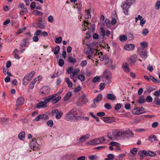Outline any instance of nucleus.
<instances>
[{
    "instance_id": "1",
    "label": "nucleus",
    "mask_w": 160,
    "mask_h": 160,
    "mask_svg": "<svg viewBox=\"0 0 160 160\" xmlns=\"http://www.w3.org/2000/svg\"><path fill=\"white\" fill-rule=\"evenodd\" d=\"M134 134L129 129H114L112 132H109L108 137L111 140H114L119 138L124 139L129 137H132Z\"/></svg>"
},
{
    "instance_id": "2",
    "label": "nucleus",
    "mask_w": 160,
    "mask_h": 160,
    "mask_svg": "<svg viewBox=\"0 0 160 160\" xmlns=\"http://www.w3.org/2000/svg\"><path fill=\"white\" fill-rule=\"evenodd\" d=\"M78 112L77 110L73 108L65 114L64 119L68 121H77L81 118L79 116H77Z\"/></svg>"
},
{
    "instance_id": "3",
    "label": "nucleus",
    "mask_w": 160,
    "mask_h": 160,
    "mask_svg": "<svg viewBox=\"0 0 160 160\" xmlns=\"http://www.w3.org/2000/svg\"><path fill=\"white\" fill-rule=\"evenodd\" d=\"M135 0H126L122 3L121 7L122 8L124 14L126 15H129L128 9L133 2H135Z\"/></svg>"
},
{
    "instance_id": "4",
    "label": "nucleus",
    "mask_w": 160,
    "mask_h": 160,
    "mask_svg": "<svg viewBox=\"0 0 160 160\" xmlns=\"http://www.w3.org/2000/svg\"><path fill=\"white\" fill-rule=\"evenodd\" d=\"M112 74L110 71L106 70L104 72L103 81L106 84L109 85L111 82Z\"/></svg>"
},
{
    "instance_id": "5",
    "label": "nucleus",
    "mask_w": 160,
    "mask_h": 160,
    "mask_svg": "<svg viewBox=\"0 0 160 160\" xmlns=\"http://www.w3.org/2000/svg\"><path fill=\"white\" fill-rule=\"evenodd\" d=\"M106 141L105 137L96 138L88 142L87 144L90 145H97L103 143Z\"/></svg>"
},
{
    "instance_id": "6",
    "label": "nucleus",
    "mask_w": 160,
    "mask_h": 160,
    "mask_svg": "<svg viewBox=\"0 0 160 160\" xmlns=\"http://www.w3.org/2000/svg\"><path fill=\"white\" fill-rule=\"evenodd\" d=\"M54 95L52 94L47 97L44 100L45 103L47 104V103L52 100V103H56L58 102L61 99V97L59 96L58 97L55 98Z\"/></svg>"
},
{
    "instance_id": "7",
    "label": "nucleus",
    "mask_w": 160,
    "mask_h": 160,
    "mask_svg": "<svg viewBox=\"0 0 160 160\" xmlns=\"http://www.w3.org/2000/svg\"><path fill=\"white\" fill-rule=\"evenodd\" d=\"M34 74V71H32L29 74L26 75L23 79V84L24 85H27L31 80Z\"/></svg>"
},
{
    "instance_id": "8",
    "label": "nucleus",
    "mask_w": 160,
    "mask_h": 160,
    "mask_svg": "<svg viewBox=\"0 0 160 160\" xmlns=\"http://www.w3.org/2000/svg\"><path fill=\"white\" fill-rule=\"evenodd\" d=\"M146 112L145 109L142 107H138L134 108L132 110V113L134 115H139L145 113Z\"/></svg>"
},
{
    "instance_id": "9",
    "label": "nucleus",
    "mask_w": 160,
    "mask_h": 160,
    "mask_svg": "<svg viewBox=\"0 0 160 160\" xmlns=\"http://www.w3.org/2000/svg\"><path fill=\"white\" fill-rule=\"evenodd\" d=\"M138 52L141 57L144 60L148 57V54L147 50L142 48H138Z\"/></svg>"
},
{
    "instance_id": "10",
    "label": "nucleus",
    "mask_w": 160,
    "mask_h": 160,
    "mask_svg": "<svg viewBox=\"0 0 160 160\" xmlns=\"http://www.w3.org/2000/svg\"><path fill=\"white\" fill-rule=\"evenodd\" d=\"M49 116L47 115L44 114H41L39 115L33 120L34 122H38L40 120H46L48 119Z\"/></svg>"
},
{
    "instance_id": "11",
    "label": "nucleus",
    "mask_w": 160,
    "mask_h": 160,
    "mask_svg": "<svg viewBox=\"0 0 160 160\" xmlns=\"http://www.w3.org/2000/svg\"><path fill=\"white\" fill-rule=\"evenodd\" d=\"M51 113L53 116L55 115V118L58 119H60L63 115L62 111L60 110L58 111L57 109L52 110Z\"/></svg>"
},
{
    "instance_id": "12",
    "label": "nucleus",
    "mask_w": 160,
    "mask_h": 160,
    "mask_svg": "<svg viewBox=\"0 0 160 160\" xmlns=\"http://www.w3.org/2000/svg\"><path fill=\"white\" fill-rule=\"evenodd\" d=\"M90 134H87L86 135H83L81 136L80 137H77V141L78 143H82L88 139L89 138Z\"/></svg>"
},
{
    "instance_id": "13",
    "label": "nucleus",
    "mask_w": 160,
    "mask_h": 160,
    "mask_svg": "<svg viewBox=\"0 0 160 160\" xmlns=\"http://www.w3.org/2000/svg\"><path fill=\"white\" fill-rule=\"evenodd\" d=\"M94 49L91 47L88 48L86 52V54L87 55V58L90 59H92L93 57Z\"/></svg>"
},
{
    "instance_id": "14",
    "label": "nucleus",
    "mask_w": 160,
    "mask_h": 160,
    "mask_svg": "<svg viewBox=\"0 0 160 160\" xmlns=\"http://www.w3.org/2000/svg\"><path fill=\"white\" fill-rule=\"evenodd\" d=\"M50 89L48 86H44L42 87L40 90V92L43 96L47 95L50 93Z\"/></svg>"
},
{
    "instance_id": "15",
    "label": "nucleus",
    "mask_w": 160,
    "mask_h": 160,
    "mask_svg": "<svg viewBox=\"0 0 160 160\" xmlns=\"http://www.w3.org/2000/svg\"><path fill=\"white\" fill-rule=\"evenodd\" d=\"M30 146L32 149L33 150H37L39 148V145L37 143L35 138H33L30 142Z\"/></svg>"
},
{
    "instance_id": "16",
    "label": "nucleus",
    "mask_w": 160,
    "mask_h": 160,
    "mask_svg": "<svg viewBox=\"0 0 160 160\" xmlns=\"http://www.w3.org/2000/svg\"><path fill=\"white\" fill-rule=\"evenodd\" d=\"M137 59V56L136 54L133 55L130 57L129 58V61L130 65H134L136 62Z\"/></svg>"
},
{
    "instance_id": "17",
    "label": "nucleus",
    "mask_w": 160,
    "mask_h": 160,
    "mask_svg": "<svg viewBox=\"0 0 160 160\" xmlns=\"http://www.w3.org/2000/svg\"><path fill=\"white\" fill-rule=\"evenodd\" d=\"M29 38H25L23 39L22 42L20 43V45L22 47H28L29 45Z\"/></svg>"
},
{
    "instance_id": "18",
    "label": "nucleus",
    "mask_w": 160,
    "mask_h": 160,
    "mask_svg": "<svg viewBox=\"0 0 160 160\" xmlns=\"http://www.w3.org/2000/svg\"><path fill=\"white\" fill-rule=\"evenodd\" d=\"M101 119L104 122L107 123H111L115 121V119L112 117H104L102 118Z\"/></svg>"
},
{
    "instance_id": "19",
    "label": "nucleus",
    "mask_w": 160,
    "mask_h": 160,
    "mask_svg": "<svg viewBox=\"0 0 160 160\" xmlns=\"http://www.w3.org/2000/svg\"><path fill=\"white\" fill-rule=\"evenodd\" d=\"M24 99L22 97H20L18 98L17 101L16 106L17 107H19L23 104L24 102Z\"/></svg>"
},
{
    "instance_id": "20",
    "label": "nucleus",
    "mask_w": 160,
    "mask_h": 160,
    "mask_svg": "<svg viewBox=\"0 0 160 160\" xmlns=\"http://www.w3.org/2000/svg\"><path fill=\"white\" fill-rule=\"evenodd\" d=\"M122 68L125 72L128 73L130 72V69L129 67L128 64L127 62H124L123 64Z\"/></svg>"
},
{
    "instance_id": "21",
    "label": "nucleus",
    "mask_w": 160,
    "mask_h": 160,
    "mask_svg": "<svg viewBox=\"0 0 160 160\" xmlns=\"http://www.w3.org/2000/svg\"><path fill=\"white\" fill-rule=\"evenodd\" d=\"M47 105L45 103L44 101H41L38 103L36 106V108L38 109L46 108Z\"/></svg>"
},
{
    "instance_id": "22",
    "label": "nucleus",
    "mask_w": 160,
    "mask_h": 160,
    "mask_svg": "<svg viewBox=\"0 0 160 160\" xmlns=\"http://www.w3.org/2000/svg\"><path fill=\"white\" fill-rule=\"evenodd\" d=\"M135 48V45L133 44H128L125 45L124 46V49L127 51H132Z\"/></svg>"
},
{
    "instance_id": "23",
    "label": "nucleus",
    "mask_w": 160,
    "mask_h": 160,
    "mask_svg": "<svg viewBox=\"0 0 160 160\" xmlns=\"http://www.w3.org/2000/svg\"><path fill=\"white\" fill-rule=\"evenodd\" d=\"M105 64L108 67L112 66V62L108 56H105Z\"/></svg>"
},
{
    "instance_id": "24",
    "label": "nucleus",
    "mask_w": 160,
    "mask_h": 160,
    "mask_svg": "<svg viewBox=\"0 0 160 160\" xmlns=\"http://www.w3.org/2000/svg\"><path fill=\"white\" fill-rule=\"evenodd\" d=\"M107 98L110 100L113 101L116 99V97L113 94L108 93L107 94Z\"/></svg>"
},
{
    "instance_id": "25",
    "label": "nucleus",
    "mask_w": 160,
    "mask_h": 160,
    "mask_svg": "<svg viewBox=\"0 0 160 160\" xmlns=\"http://www.w3.org/2000/svg\"><path fill=\"white\" fill-rule=\"evenodd\" d=\"M157 140V138L155 135L151 134L149 137L148 140L151 142H154Z\"/></svg>"
},
{
    "instance_id": "26",
    "label": "nucleus",
    "mask_w": 160,
    "mask_h": 160,
    "mask_svg": "<svg viewBox=\"0 0 160 160\" xmlns=\"http://www.w3.org/2000/svg\"><path fill=\"white\" fill-rule=\"evenodd\" d=\"M72 94L71 92H68L67 93L64 98V100L66 101L68 100L72 96Z\"/></svg>"
},
{
    "instance_id": "27",
    "label": "nucleus",
    "mask_w": 160,
    "mask_h": 160,
    "mask_svg": "<svg viewBox=\"0 0 160 160\" xmlns=\"http://www.w3.org/2000/svg\"><path fill=\"white\" fill-rule=\"evenodd\" d=\"M37 24L39 28L41 29H44L45 28L46 23V22H38Z\"/></svg>"
},
{
    "instance_id": "28",
    "label": "nucleus",
    "mask_w": 160,
    "mask_h": 160,
    "mask_svg": "<svg viewBox=\"0 0 160 160\" xmlns=\"http://www.w3.org/2000/svg\"><path fill=\"white\" fill-rule=\"evenodd\" d=\"M60 50V48L58 45L54 49H52V51L55 55L57 54Z\"/></svg>"
},
{
    "instance_id": "29",
    "label": "nucleus",
    "mask_w": 160,
    "mask_h": 160,
    "mask_svg": "<svg viewBox=\"0 0 160 160\" xmlns=\"http://www.w3.org/2000/svg\"><path fill=\"white\" fill-rule=\"evenodd\" d=\"M25 132L24 131L21 132L18 135V138L21 140H23L25 138Z\"/></svg>"
},
{
    "instance_id": "30",
    "label": "nucleus",
    "mask_w": 160,
    "mask_h": 160,
    "mask_svg": "<svg viewBox=\"0 0 160 160\" xmlns=\"http://www.w3.org/2000/svg\"><path fill=\"white\" fill-rule=\"evenodd\" d=\"M65 81L68 84V86L69 88H71L72 86V83L70 81L69 79L68 78H66L65 79Z\"/></svg>"
},
{
    "instance_id": "31",
    "label": "nucleus",
    "mask_w": 160,
    "mask_h": 160,
    "mask_svg": "<svg viewBox=\"0 0 160 160\" xmlns=\"http://www.w3.org/2000/svg\"><path fill=\"white\" fill-rule=\"evenodd\" d=\"M140 45L141 47H139L138 48H147L148 46V44L146 42H143L140 43Z\"/></svg>"
},
{
    "instance_id": "32",
    "label": "nucleus",
    "mask_w": 160,
    "mask_h": 160,
    "mask_svg": "<svg viewBox=\"0 0 160 160\" xmlns=\"http://www.w3.org/2000/svg\"><path fill=\"white\" fill-rule=\"evenodd\" d=\"M33 12L35 15L38 16H42L43 14L42 12H40L38 10H34Z\"/></svg>"
},
{
    "instance_id": "33",
    "label": "nucleus",
    "mask_w": 160,
    "mask_h": 160,
    "mask_svg": "<svg viewBox=\"0 0 160 160\" xmlns=\"http://www.w3.org/2000/svg\"><path fill=\"white\" fill-rule=\"evenodd\" d=\"M68 61L70 63H74L76 62V60L72 57H69L68 59Z\"/></svg>"
},
{
    "instance_id": "34",
    "label": "nucleus",
    "mask_w": 160,
    "mask_h": 160,
    "mask_svg": "<svg viewBox=\"0 0 160 160\" xmlns=\"http://www.w3.org/2000/svg\"><path fill=\"white\" fill-rule=\"evenodd\" d=\"M127 39V38L125 35H120L119 37V40L121 42L126 41Z\"/></svg>"
},
{
    "instance_id": "35",
    "label": "nucleus",
    "mask_w": 160,
    "mask_h": 160,
    "mask_svg": "<svg viewBox=\"0 0 160 160\" xmlns=\"http://www.w3.org/2000/svg\"><path fill=\"white\" fill-rule=\"evenodd\" d=\"M145 102V99L143 96L139 97L138 101V103L142 104L144 103Z\"/></svg>"
},
{
    "instance_id": "36",
    "label": "nucleus",
    "mask_w": 160,
    "mask_h": 160,
    "mask_svg": "<svg viewBox=\"0 0 160 160\" xmlns=\"http://www.w3.org/2000/svg\"><path fill=\"white\" fill-rule=\"evenodd\" d=\"M150 78L152 82L155 83H159L160 82V80L159 79H156L152 76H150Z\"/></svg>"
},
{
    "instance_id": "37",
    "label": "nucleus",
    "mask_w": 160,
    "mask_h": 160,
    "mask_svg": "<svg viewBox=\"0 0 160 160\" xmlns=\"http://www.w3.org/2000/svg\"><path fill=\"white\" fill-rule=\"evenodd\" d=\"M36 79H34V80L32 81L30 84L29 86V88L31 89H32L34 87L35 83L36 82L37 80H35Z\"/></svg>"
},
{
    "instance_id": "38",
    "label": "nucleus",
    "mask_w": 160,
    "mask_h": 160,
    "mask_svg": "<svg viewBox=\"0 0 160 160\" xmlns=\"http://www.w3.org/2000/svg\"><path fill=\"white\" fill-rule=\"evenodd\" d=\"M138 149L136 148H134L130 150V153L132 154L133 155H135L138 152Z\"/></svg>"
},
{
    "instance_id": "39",
    "label": "nucleus",
    "mask_w": 160,
    "mask_h": 160,
    "mask_svg": "<svg viewBox=\"0 0 160 160\" xmlns=\"http://www.w3.org/2000/svg\"><path fill=\"white\" fill-rule=\"evenodd\" d=\"M100 33L102 37V38H103L105 35V31L103 28H100Z\"/></svg>"
},
{
    "instance_id": "40",
    "label": "nucleus",
    "mask_w": 160,
    "mask_h": 160,
    "mask_svg": "<svg viewBox=\"0 0 160 160\" xmlns=\"http://www.w3.org/2000/svg\"><path fill=\"white\" fill-rule=\"evenodd\" d=\"M156 155V153L155 152L151 151H148V155L151 157H155Z\"/></svg>"
},
{
    "instance_id": "41",
    "label": "nucleus",
    "mask_w": 160,
    "mask_h": 160,
    "mask_svg": "<svg viewBox=\"0 0 160 160\" xmlns=\"http://www.w3.org/2000/svg\"><path fill=\"white\" fill-rule=\"evenodd\" d=\"M90 10H87V13L85 14V18H89L91 17V14H90Z\"/></svg>"
},
{
    "instance_id": "42",
    "label": "nucleus",
    "mask_w": 160,
    "mask_h": 160,
    "mask_svg": "<svg viewBox=\"0 0 160 160\" xmlns=\"http://www.w3.org/2000/svg\"><path fill=\"white\" fill-rule=\"evenodd\" d=\"M87 62L86 60H83L81 61L80 64V66L82 67H84L87 64Z\"/></svg>"
},
{
    "instance_id": "43",
    "label": "nucleus",
    "mask_w": 160,
    "mask_h": 160,
    "mask_svg": "<svg viewBox=\"0 0 160 160\" xmlns=\"http://www.w3.org/2000/svg\"><path fill=\"white\" fill-rule=\"evenodd\" d=\"M149 30L148 29L145 28L142 31V34L144 36H146L148 33Z\"/></svg>"
},
{
    "instance_id": "44",
    "label": "nucleus",
    "mask_w": 160,
    "mask_h": 160,
    "mask_svg": "<svg viewBox=\"0 0 160 160\" xmlns=\"http://www.w3.org/2000/svg\"><path fill=\"white\" fill-rule=\"evenodd\" d=\"M121 107V104L120 103L117 104L115 106L114 109L116 111L118 110Z\"/></svg>"
},
{
    "instance_id": "45",
    "label": "nucleus",
    "mask_w": 160,
    "mask_h": 160,
    "mask_svg": "<svg viewBox=\"0 0 160 160\" xmlns=\"http://www.w3.org/2000/svg\"><path fill=\"white\" fill-rule=\"evenodd\" d=\"M78 78L81 81H84L85 80V77L83 75H79L78 77Z\"/></svg>"
},
{
    "instance_id": "46",
    "label": "nucleus",
    "mask_w": 160,
    "mask_h": 160,
    "mask_svg": "<svg viewBox=\"0 0 160 160\" xmlns=\"http://www.w3.org/2000/svg\"><path fill=\"white\" fill-rule=\"evenodd\" d=\"M62 37H59L57 38L55 40V42L57 43H59L62 42Z\"/></svg>"
},
{
    "instance_id": "47",
    "label": "nucleus",
    "mask_w": 160,
    "mask_h": 160,
    "mask_svg": "<svg viewBox=\"0 0 160 160\" xmlns=\"http://www.w3.org/2000/svg\"><path fill=\"white\" fill-rule=\"evenodd\" d=\"M100 80V77L98 76L95 77L92 80V82L94 83H95L96 82L99 81Z\"/></svg>"
},
{
    "instance_id": "48",
    "label": "nucleus",
    "mask_w": 160,
    "mask_h": 160,
    "mask_svg": "<svg viewBox=\"0 0 160 160\" xmlns=\"http://www.w3.org/2000/svg\"><path fill=\"white\" fill-rule=\"evenodd\" d=\"M58 63L59 65L62 67L63 66L64 63V61L62 59H60L58 62Z\"/></svg>"
},
{
    "instance_id": "49",
    "label": "nucleus",
    "mask_w": 160,
    "mask_h": 160,
    "mask_svg": "<svg viewBox=\"0 0 160 160\" xmlns=\"http://www.w3.org/2000/svg\"><path fill=\"white\" fill-rule=\"evenodd\" d=\"M53 122L52 120H49L47 122V125L48 126L52 127L53 125Z\"/></svg>"
},
{
    "instance_id": "50",
    "label": "nucleus",
    "mask_w": 160,
    "mask_h": 160,
    "mask_svg": "<svg viewBox=\"0 0 160 160\" xmlns=\"http://www.w3.org/2000/svg\"><path fill=\"white\" fill-rule=\"evenodd\" d=\"M156 104L157 105H160V99L156 97L154 98Z\"/></svg>"
},
{
    "instance_id": "51",
    "label": "nucleus",
    "mask_w": 160,
    "mask_h": 160,
    "mask_svg": "<svg viewBox=\"0 0 160 160\" xmlns=\"http://www.w3.org/2000/svg\"><path fill=\"white\" fill-rule=\"evenodd\" d=\"M80 71V70L79 68H76L74 71L72 72V74H73L75 76V77H77V75L78 73Z\"/></svg>"
},
{
    "instance_id": "52",
    "label": "nucleus",
    "mask_w": 160,
    "mask_h": 160,
    "mask_svg": "<svg viewBox=\"0 0 160 160\" xmlns=\"http://www.w3.org/2000/svg\"><path fill=\"white\" fill-rule=\"evenodd\" d=\"M102 95L101 94H98V96L95 98L94 99H97L98 100H99L100 101H101L102 100Z\"/></svg>"
},
{
    "instance_id": "53",
    "label": "nucleus",
    "mask_w": 160,
    "mask_h": 160,
    "mask_svg": "<svg viewBox=\"0 0 160 160\" xmlns=\"http://www.w3.org/2000/svg\"><path fill=\"white\" fill-rule=\"evenodd\" d=\"M48 21L50 22H52L54 21L53 17L52 15H50L48 17Z\"/></svg>"
},
{
    "instance_id": "54",
    "label": "nucleus",
    "mask_w": 160,
    "mask_h": 160,
    "mask_svg": "<svg viewBox=\"0 0 160 160\" xmlns=\"http://www.w3.org/2000/svg\"><path fill=\"white\" fill-rule=\"evenodd\" d=\"M145 22L146 20H144V18H142L140 20V25L142 27H143Z\"/></svg>"
},
{
    "instance_id": "55",
    "label": "nucleus",
    "mask_w": 160,
    "mask_h": 160,
    "mask_svg": "<svg viewBox=\"0 0 160 160\" xmlns=\"http://www.w3.org/2000/svg\"><path fill=\"white\" fill-rule=\"evenodd\" d=\"M81 87L80 86H78L77 87L75 88L74 91L75 92H77L81 91Z\"/></svg>"
},
{
    "instance_id": "56",
    "label": "nucleus",
    "mask_w": 160,
    "mask_h": 160,
    "mask_svg": "<svg viewBox=\"0 0 160 160\" xmlns=\"http://www.w3.org/2000/svg\"><path fill=\"white\" fill-rule=\"evenodd\" d=\"M27 11V9L26 8H24L22 10H21L20 12V14L21 15H24L25 12H26Z\"/></svg>"
},
{
    "instance_id": "57",
    "label": "nucleus",
    "mask_w": 160,
    "mask_h": 160,
    "mask_svg": "<svg viewBox=\"0 0 160 160\" xmlns=\"http://www.w3.org/2000/svg\"><path fill=\"white\" fill-rule=\"evenodd\" d=\"M104 107L105 108L109 110L111 108V106L109 103H106L104 105Z\"/></svg>"
},
{
    "instance_id": "58",
    "label": "nucleus",
    "mask_w": 160,
    "mask_h": 160,
    "mask_svg": "<svg viewBox=\"0 0 160 160\" xmlns=\"http://www.w3.org/2000/svg\"><path fill=\"white\" fill-rule=\"evenodd\" d=\"M108 158L111 160H113L114 158V155L112 154H109L107 155Z\"/></svg>"
},
{
    "instance_id": "59",
    "label": "nucleus",
    "mask_w": 160,
    "mask_h": 160,
    "mask_svg": "<svg viewBox=\"0 0 160 160\" xmlns=\"http://www.w3.org/2000/svg\"><path fill=\"white\" fill-rule=\"evenodd\" d=\"M155 6L157 9H159L160 8V1H158L156 2Z\"/></svg>"
},
{
    "instance_id": "60",
    "label": "nucleus",
    "mask_w": 160,
    "mask_h": 160,
    "mask_svg": "<svg viewBox=\"0 0 160 160\" xmlns=\"http://www.w3.org/2000/svg\"><path fill=\"white\" fill-rule=\"evenodd\" d=\"M138 154L140 157L139 159H142L143 158V154L142 151H139L138 152Z\"/></svg>"
},
{
    "instance_id": "61",
    "label": "nucleus",
    "mask_w": 160,
    "mask_h": 160,
    "mask_svg": "<svg viewBox=\"0 0 160 160\" xmlns=\"http://www.w3.org/2000/svg\"><path fill=\"white\" fill-rule=\"evenodd\" d=\"M105 113L103 112H99L97 113V115L98 117L104 116L105 115Z\"/></svg>"
},
{
    "instance_id": "62",
    "label": "nucleus",
    "mask_w": 160,
    "mask_h": 160,
    "mask_svg": "<svg viewBox=\"0 0 160 160\" xmlns=\"http://www.w3.org/2000/svg\"><path fill=\"white\" fill-rule=\"evenodd\" d=\"M110 145L116 147L117 146H118L119 144L117 142H110Z\"/></svg>"
},
{
    "instance_id": "63",
    "label": "nucleus",
    "mask_w": 160,
    "mask_h": 160,
    "mask_svg": "<svg viewBox=\"0 0 160 160\" xmlns=\"http://www.w3.org/2000/svg\"><path fill=\"white\" fill-rule=\"evenodd\" d=\"M105 87V85L104 83L102 82L100 84L99 89L101 90H102Z\"/></svg>"
},
{
    "instance_id": "64",
    "label": "nucleus",
    "mask_w": 160,
    "mask_h": 160,
    "mask_svg": "<svg viewBox=\"0 0 160 160\" xmlns=\"http://www.w3.org/2000/svg\"><path fill=\"white\" fill-rule=\"evenodd\" d=\"M128 155L129 156V158L131 160H136V158L134 157V155H132L131 154L129 153L128 154Z\"/></svg>"
}]
</instances>
